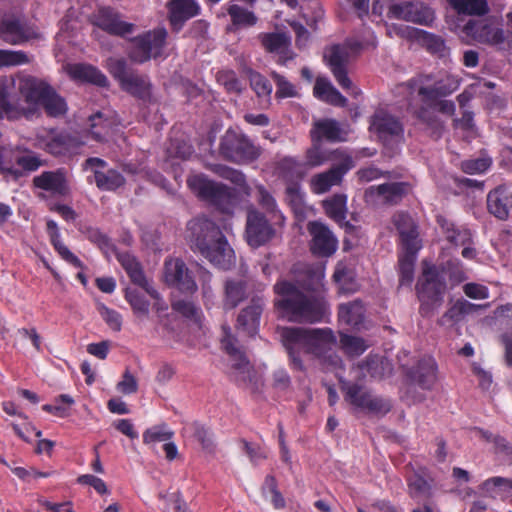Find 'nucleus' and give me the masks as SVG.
I'll list each match as a JSON object with an SVG mask.
<instances>
[{
	"instance_id": "obj_15",
	"label": "nucleus",
	"mask_w": 512,
	"mask_h": 512,
	"mask_svg": "<svg viewBox=\"0 0 512 512\" xmlns=\"http://www.w3.org/2000/svg\"><path fill=\"white\" fill-rule=\"evenodd\" d=\"M388 13L395 19L429 26L435 19L434 11L422 2H401L389 7Z\"/></svg>"
},
{
	"instance_id": "obj_44",
	"label": "nucleus",
	"mask_w": 512,
	"mask_h": 512,
	"mask_svg": "<svg viewBox=\"0 0 512 512\" xmlns=\"http://www.w3.org/2000/svg\"><path fill=\"white\" fill-rule=\"evenodd\" d=\"M125 300L131 306L134 315L139 320L149 316L150 302L137 290L127 288L125 291Z\"/></svg>"
},
{
	"instance_id": "obj_59",
	"label": "nucleus",
	"mask_w": 512,
	"mask_h": 512,
	"mask_svg": "<svg viewBox=\"0 0 512 512\" xmlns=\"http://www.w3.org/2000/svg\"><path fill=\"white\" fill-rule=\"evenodd\" d=\"M30 62L29 56L23 51L0 49V68L19 66Z\"/></svg>"
},
{
	"instance_id": "obj_38",
	"label": "nucleus",
	"mask_w": 512,
	"mask_h": 512,
	"mask_svg": "<svg viewBox=\"0 0 512 512\" xmlns=\"http://www.w3.org/2000/svg\"><path fill=\"white\" fill-rule=\"evenodd\" d=\"M37 188L53 193L64 194L67 190L64 174L61 171H46L33 180Z\"/></svg>"
},
{
	"instance_id": "obj_46",
	"label": "nucleus",
	"mask_w": 512,
	"mask_h": 512,
	"mask_svg": "<svg viewBox=\"0 0 512 512\" xmlns=\"http://www.w3.org/2000/svg\"><path fill=\"white\" fill-rule=\"evenodd\" d=\"M227 12L232 24L237 28L251 27L257 22V17L252 11L238 4H230Z\"/></svg>"
},
{
	"instance_id": "obj_40",
	"label": "nucleus",
	"mask_w": 512,
	"mask_h": 512,
	"mask_svg": "<svg viewBox=\"0 0 512 512\" xmlns=\"http://www.w3.org/2000/svg\"><path fill=\"white\" fill-rule=\"evenodd\" d=\"M416 38L430 53L440 58H445L449 55L450 50L441 36L425 30H416Z\"/></svg>"
},
{
	"instance_id": "obj_35",
	"label": "nucleus",
	"mask_w": 512,
	"mask_h": 512,
	"mask_svg": "<svg viewBox=\"0 0 512 512\" xmlns=\"http://www.w3.org/2000/svg\"><path fill=\"white\" fill-rule=\"evenodd\" d=\"M277 171L286 185L289 183H300V181L308 174L302 161L294 157H284L277 163Z\"/></svg>"
},
{
	"instance_id": "obj_5",
	"label": "nucleus",
	"mask_w": 512,
	"mask_h": 512,
	"mask_svg": "<svg viewBox=\"0 0 512 512\" xmlns=\"http://www.w3.org/2000/svg\"><path fill=\"white\" fill-rule=\"evenodd\" d=\"M420 305V313L429 316L441 306L446 292V283L437 266L427 261L422 262V273L416 284Z\"/></svg>"
},
{
	"instance_id": "obj_6",
	"label": "nucleus",
	"mask_w": 512,
	"mask_h": 512,
	"mask_svg": "<svg viewBox=\"0 0 512 512\" xmlns=\"http://www.w3.org/2000/svg\"><path fill=\"white\" fill-rule=\"evenodd\" d=\"M106 68L123 91L145 102L151 100L152 84L149 77L130 69L125 59L108 58Z\"/></svg>"
},
{
	"instance_id": "obj_26",
	"label": "nucleus",
	"mask_w": 512,
	"mask_h": 512,
	"mask_svg": "<svg viewBox=\"0 0 512 512\" xmlns=\"http://www.w3.org/2000/svg\"><path fill=\"white\" fill-rule=\"evenodd\" d=\"M410 380L422 389L430 390L437 381V365L432 357H423L415 368L408 369Z\"/></svg>"
},
{
	"instance_id": "obj_34",
	"label": "nucleus",
	"mask_w": 512,
	"mask_h": 512,
	"mask_svg": "<svg viewBox=\"0 0 512 512\" xmlns=\"http://www.w3.org/2000/svg\"><path fill=\"white\" fill-rule=\"evenodd\" d=\"M71 78L92 83L100 87L108 86V78L96 67L88 64H73L67 68Z\"/></svg>"
},
{
	"instance_id": "obj_29",
	"label": "nucleus",
	"mask_w": 512,
	"mask_h": 512,
	"mask_svg": "<svg viewBox=\"0 0 512 512\" xmlns=\"http://www.w3.org/2000/svg\"><path fill=\"white\" fill-rule=\"evenodd\" d=\"M487 207L496 218L507 219L512 211V192L502 186L495 188L487 195Z\"/></svg>"
},
{
	"instance_id": "obj_50",
	"label": "nucleus",
	"mask_w": 512,
	"mask_h": 512,
	"mask_svg": "<svg viewBox=\"0 0 512 512\" xmlns=\"http://www.w3.org/2000/svg\"><path fill=\"white\" fill-rule=\"evenodd\" d=\"M333 278L342 292L352 293L357 290L354 274L344 263L336 265Z\"/></svg>"
},
{
	"instance_id": "obj_9",
	"label": "nucleus",
	"mask_w": 512,
	"mask_h": 512,
	"mask_svg": "<svg viewBox=\"0 0 512 512\" xmlns=\"http://www.w3.org/2000/svg\"><path fill=\"white\" fill-rule=\"evenodd\" d=\"M220 153L235 163H249L260 156V148L244 134L227 130L220 142Z\"/></svg>"
},
{
	"instance_id": "obj_18",
	"label": "nucleus",
	"mask_w": 512,
	"mask_h": 512,
	"mask_svg": "<svg viewBox=\"0 0 512 512\" xmlns=\"http://www.w3.org/2000/svg\"><path fill=\"white\" fill-rule=\"evenodd\" d=\"M106 162L97 157L88 158L84 163L85 169H90L94 174V182L100 190L113 191L125 183L124 176L114 169L104 170Z\"/></svg>"
},
{
	"instance_id": "obj_2",
	"label": "nucleus",
	"mask_w": 512,
	"mask_h": 512,
	"mask_svg": "<svg viewBox=\"0 0 512 512\" xmlns=\"http://www.w3.org/2000/svg\"><path fill=\"white\" fill-rule=\"evenodd\" d=\"M274 293V308L280 317L299 323H316L324 320L327 305L323 298L305 294L287 280L277 281Z\"/></svg>"
},
{
	"instance_id": "obj_55",
	"label": "nucleus",
	"mask_w": 512,
	"mask_h": 512,
	"mask_svg": "<svg viewBox=\"0 0 512 512\" xmlns=\"http://www.w3.org/2000/svg\"><path fill=\"white\" fill-rule=\"evenodd\" d=\"M406 250V254L399 259L400 285H410L414 279L415 254Z\"/></svg>"
},
{
	"instance_id": "obj_54",
	"label": "nucleus",
	"mask_w": 512,
	"mask_h": 512,
	"mask_svg": "<svg viewBox=\"0 0 512 512\" xmlns=\"http://www.w3.org/2000/svg\"><path fill=\"white\" fill-rule=\"evenodd\" d=\"M340 345L343 351L351 357L363 354L368 348L364 339L347 334H341Z\"/></svg>"
},
{
	"instance_id": "obj_58",
	"label": "nucleus",
	"mask_w": 512,
	"mask_h": 512,
	"mask_svg": "<svg viewBox=\"0 0 512 512\" xmlns=\"http://www.w3.org/2000/svg\"><path fill=\"white\" fill-rule=\"evenodd\" d=\"M173 436V432L170 431L166 425H156L147 429L143 433V442L145 444H155L157 442H167Z\"/></svg>"
},
{
	"instance_id": "obj_21",
	"label": "nucleus",
	"mask_w": 512,
	"mask_h": 512,
	"mask_svg": "<svg viewBox=\"0 0 512 512\" xmlns=\"http://www.w3.org/2000/svg\"><path fill=\"white\" fill-rule=\"evenodd\" d=\"M348 133L347 125H343L337 120L330 118L314 121L311 129L312 141L318 143L322 140L329 142L346 141Z\"/></svg>"
},
{
	"instance_id": "obj_7",
	"label": "nucleus",
	"mask_w": 512,
	"mask_h": 512,
	"mask_svg": "<svg viewBox=\"0 0 512 512\" xmlns=\"http://www.w3.org/2000/svg\"><path fill=\"white\" fill-rule=\"evenodd\" d=\"M462 33L473 41L488 45L497 51L512 53V34H508L498 24L489 20H468Z\"/></svg>"
},
{
	"instance_id": "obj_56",
	"label": "nucleus",
	"mask_w": 512,
	"mask_h": 512,
	"mask_svg": "<svg viewBox=\"0 0 512 512\" xmlns=\"http://www.w3.org/2000/svg\"><path fill=\"white\" fill-rule=\"evenodd\" d=\"M171 306L175 312L200 325L202 311L193 302L187 300H177L172 302Z\"/></svg>"
},
{
	"instance_id": "obj_60",
	"label": "nucleus",
	"mask_w": 512,
	"mask_h": 512,
	"mask_svg": "<svg viewBox=\"0 0 512 512\" xmlns=\"http://www.w3.org/2000/svg\"><path fill=\"white\" fill-rule=\"evenodd\" d=\"M98 311L103 320L113 331L118 332L121 330L122 317L120 313H118L116 310L108 308L103 304L98 307Z\"/></svg>"
},
{
	"instance_id": "obj_51",
	"label": "nucleus",
	"mask_w": 512,
	"mask_h": 512,
	"mask_svg": "<svg viewBox=\"0 0 512 512\" xmlns=\"http://www.w3.org/2000/svg\"><path fill=\"white\" fill-rule=\"evenodd\" d=\"M286 201L297 215L305 212V193L300 183H289L286 186Z\"/></svg>"
},
{
	"instance_id": "obj_62",
	"label": "nucleus",
	"mask_w": 512,
	"mask_h": 512,
	"mask_svg": "<svg viewBox=\"0 0 512 512\" xmlns=\"http://www.w3.org/2000/svg\"><path fill=\"white\" fill-rule=\"evenodd\" d=\"M16 155H18L17 150L10 147H0V170L16 174L17 171L14 170Z\"/></svg>"
},
{
	"instance_id": "obj_53",
	"label": "nucleus",
	"mask_w": 512,
	"mask_h": 512,
	"mask_svg": "<svg viewBox=\"0 0 512 512\" xmlns=\"http://www.w3.org/2000/svg\"><path fill=\"white\" fill-rule=\"evenodd\" d=\"M480 488L485 496L494 498L498 491L512 490V479L500 476L492 477L485 480Z\"/></svg>"
},
{
	"instance_id": "obj_43",
	"label": "nucleus",
	"mask_w": 512,
	"mask_h": 512,
	"mask_svg": "<svg viewBox=\"0 0 512 512\" xmlns=\"http://www.w3.org/2000/svg\"><path fill=\"white\" fill-rule=\"evenodd\" d=\"M40 105L51 117L62 116L67 111L66 101L52 87L47 91Z\"/></svg>"
},
{
	"instance_id": "obj_19",
	"label": "nucleus",
	"mask_w": 512,
	"mask_h": 512,
	"mask_svg": "<svg viewBox=\"0 0 512 512\" xmlns=\"http://www.w3.org/2000/svg\"><path fill=\"white\" fill-rule=\"evenodd\" d=\"M307 230L312 237L310 249L313 254L327 257L337 250L338 240L325 224L309 222Z\"/></svg>"
},
{
	"instance_id": "obj_11",
	"label": "nucleus",
	"mask_w": 512,
	"mask_h": 512,
	"mask_svg": "<svg viewBox=\"0 0 512 512\" xmlns=\"http://www.w3.org/2000/svg\"><path fill=\"white\" fill-rule=\"evenodd\" d=\"M167 35L165 28H158L136 37L129 51V58L136 63H144L150 58H157L163 52Z\"/></svg>"
},
{
	"instance_id": "obj_3",
	"label": "nucleus",
	"mask_w": 512,
	"mask_h": 512,
	"mask_svg": "<svg viewBox=\"0 0 512 512\" xmlns=\"http://www.w3.org/2000/svg\"><path fill=\"white\" fill-rule=\"evenodd\" d=\"M188 231L193 249L221 269L231 267L234 251L213 221L206 217L194 218L188 223Z\"/></svg>"
},
{
	"instance_id": "obj_45",
	"label": "nucleus",
	"mask_w": 512,
	"mask_h": 512,
	"mask_svg": "<svg viewBox=\"0 0 512 512\" xmlns=\"http://www.w3.org/2000/svg\"><path fill=\"white\" fill-rule=\"evenodd\" d=\"M347 197L344 194H335L323 201L326 214L338 223L346 218Z\"/></svg>"
},
{
	"instance_id": "obj_63",
	"label": "nucleus",
	"mask_w": 512,
	"mask_h": 512,
	"mask_svg": "<svg viewBox=\"0 0 512 512\" xmlns=\"http://www.w3.org/2000/svg\"><path fill=\"white\" fill-rule=\"evenodd\" d=\"M51 244L63 260L76 268H83L82 261L69 250V248L61 241V239L53 241Z\"/></svg>"
},
{
	"instance_id": "obj_61",
	"label": "nucleus",
	"mask_w": 512,
	"mask_h": 512,
	"mask_svg": "<svg viewBox=\"0 0 512 512\" xmlns=\"http://www.w3.org/2000/svg\"><path fill=\"white\" fill-rule=\"evenodd\" d=\"M250 83L252 89L260 97H268L272 92V85L270 82L259 73H252L250 75Z\"/></svg>"
},
{
	"instance_id": "obj_42",
	"label": "nucleus",
	"mask_w": 512,
	"mask_h": 512,
	"mask_svg": "<svg viewBox=\"0 0 512 512\" xmlns=\"http://www.w3.org/2000/svg\"><path fill=\"white\" fill-rule=\"evenodd\" d=\"M459 15L483 16L489 12L486 0H446Z\"/></svg>"
},
{
	"instance_id": "obj_25",
	"label": "nucleus",
	"mask_w": 512,
	"mask_h": 512,
	"mask_svg": "<svg viewBox=\"0 0 512 512\" xmlns=\"http://www.w3.org/2000/svg\"><path fill=\"white\" fill-rule=\"evenodd\" d=\"M15 85L20 95L27 103L37 105H40L47 91L51 87L43 80L30 75L19 76Z\"/></svg>"
},
{
	"instance_id": "obj_32",
	"label": "nucleus",
	"mask_w": 512,
	"mask_h": 512,
	"mask_svg": "<svg viewBox=\"0 0 512 512\" xmlns=\"http://www.w3.org/2000/svg\"><path fill=\"white\" fill-rule=\"evenodd\" d=\"M121 265L127 272L130 280L145 290L149 296H157V290L149 283L144 275L139 262L129 254H123L119 258Z\"/></svg>"
},
{
	"instance_id": "obj_37",
	"label": "nucleus",
	"mask_w": 512,
	"mask_h": 512,
	"mask_svg": "<svg viewBox=\"0 0 512 512\" xmlns=\"http://www.w3.org/2000/svg\"><path fill=\"white\" fill-rule=\"evenodd\" d=\"M254 197L261 208L270 215L274 225L282 226L284 224L285 217L278 209L275 198L263 185L258 184L255 186Z\"/></svg>"
},
{
	"instance_id": "obj_24",
	"label": "nucleus",
	"mask_w": 512,
	"mask_h": 512,
	"mask_svg": "<svg viewBox=\"0 0 512 512\" xmlns=\"http://www.w3.org/2000/svg\"><path fill=\"white\" fill-rule=\"evenodd\" d=\"M393 223L399 232L405 249L410 252H418L421 248V243L412 217L407 213L398 212L393 216Z\"/></svg>"
},
{
	"instance_id": "obj_4",
	"label": "nucleus",
	"mask_w": 512,
	"mask_h": 512,
	"mask_svg": "<svg viewBox=\"0 0 512 512\" xmlns=\"http://www.w3.org/2000/svg\"><path fill=\"white\" fill-rule=\"evenodd\" d=\"M460 81L447 73L437 75H419L406 83L400 84L399 93L412 94L417 91L425 104H432L441 97H446L458 89Z\"/></svg>"
},
{
	"instance_id": "obj_16",
	"label": "nucleus",
	"mask_w": 512,
	"mask_h": 512,
	"mask_svg": "<svg viewBox=\"0 0 512 512\" xmlns=\"http://www.w3.org/2000/svg\"><path fill=\"white\" fill-rule=\"evenodd\" d=\"M222 346L231 357V366L237 381L247 383L252 381L254 370L245 356L235 347V339L231 335L230 327L223 325Z\"/></svg>"
},
{
	"instance_id": "obj_57",
	"label": "nucleus",
	"mask_w": 512,
	"mask_h": 512,
	"mask_svg": "<svg viewBox=\"0 0 512 512\" xmlns=\"http://www.w3.org/2000/svg\"><path fill=\"white\" fill-rule=\"evenodd\" d=\"M189 429L193 432V436L197 439L205 451L209 453L214 452L215 444L213 434L209 429L199 423H193Z\"/></svg>"
},
{
	"instance_id": "obj_23",
	"label": "nucleus",
	"mask_w": 512,
	"mask_h": 512,
	"mask_svg": "<svg viewBox=\"0 0 512 512\" xmlns=\"http://www.w3.org/2000/svg\"><path fill=\"white\" fill-rule=\"evenodd\" d=\"M371 129L377 132L379 138L383 141L388 139H400L403 135V126L401 122L384 110H378L372 117Z\"/></svg>"
},
{
	"instance_id": "obj_27",
	"label": "nucleus",
	"mask_w": 512,
	"mask_h": 512,
	"mask_svg": "<svg viewBox=\"0 0 512 512\" xmlns=\"http://www.w3.org/2000/svg\"><path fill=\"white\" fill-rule=\"evenodd\" d=\"M409 191V184L405 182H390L378 186H370L366 192V199L377 197L381 202L395 204Z\"/></svg>"
},
{
	"instance_id": "obj_30",
	"label": "nucleus",
	"mask_w": 512,
	"mask_h": 512,
	"mask_svg": "<svg viewBox=\"0 0 512 512\" xmlns=\"http://www.w3.org/2000/svg\"><path fill=\"white\" fill-rule=\"evenodd\" d=\"M357 377L370 376L375 379H382L392 374V365L386 358L369 355L365 361L354 368Z\"/></svg>"
},
{
	"instance_id": "obj_10",
	"label": "nucleus",
	"mask_w": 512,
	"mask_h": 512,
	"mask_svg": "<svg viewBox=\"0 0 512 512\" xmlns=\"http://www.w3.org/2000/svg\"><path fill=\"white\" fill-rule=\"evenodd\" d=\"M352 51L353 49L346 44L333 45L324 51V59L339 86L357 96L359 91L353 85L347 70Z\"/></svg>"
},
{
	"instance_id": "obj_33",
	"label": "nucleus",
	"mask_w": 512,
	"mask_h": 512,
	"mask_svg": "<svg viewBox=\"0 0 512 512\" xmlns=\"http://www.w3.org/2000/svg\"><path fill=\"white\" fill-rule=\"evenodd\" d=\"M265 305V300L261 296L251 299L250 305L243 309L238 318L237 324L248 333H253L259 324L260 316Z\"/></svg>"
},
{
	"instance_id": "obj_22",
	"label": "nucleus",
	"mask_w": 512,
	"mask_h": 512,
	"mask_svg": "<svg viewBox=\"0 0 512 512\" xmlns=\"http://www.w3.org/2000/svg\"><path fill=\"white\" fill-rule=\"evenodd\" d=\"M168 19L172 29L180 31L185 22L200 14L201 8L196 0H170L167 3Z\"/></svg>"
},
{
	"instance_id": "obj_28",
	"label": "nucleus",
	"mask_w": 512,
	"mask_h": 512,
	"mask_svg": "<svg viewBox=\"0 0 512 512\" xmlns=\"http://www.w3.org/2000/svg\"><path fill=\"white\" fill-rule=\"evenodd\" d=\"M32 37L30 28L16 18H5L0 21V38L11 45H19Z\"/></svg>"
},
{
	"instance_id": "obj_41",
	"label": "nucleus",
	"mask_w": 512,
	"mask_h": 512,
	"mask_svg": "<svg viewBox=\"0 0 512 512\" xmlns=\"http://www.w3.org/2000/svg\"><path fill=\"white\" fill-rule=\"evenodd\" d=\"M364 313L362 301L354 300L339 306L338 317L342 323L355 327L363 321Z\"/></svg>"
},
{
	"instance_id": "obj_49",
	"label": "nucleus",
	"mask_w": 512,
	"mask_h": 512,
	"mask_svg": "<svg viewBox=\"0 0 512 512\" xmlns=\"http://www.w3.org/2000/svg\"><path fill=\"white\" fill-rule=\"evenodd\" d=\"M245 284L243 281L228 280L225 284L224 306L235 308L246 296Z\"/></svg>"
},
{
	"instance_id": "obj_13",
	"label": "nucleus",
	"mask_w": 512,
	"mask_h": 512,
	"mask_svg": "<svg viewBox=\"0 0 512 512\" xmlns=\"http://www.w3.org/2000/svg\"><path fill=\"white\" fill-rule=\"evenodd\" d=\"M340 381L344 398L351 405L375 414H386L390 411L391 405L388 401L373 396L365 387L343 381L341 378Z\"/></svg>"
},
{
	"instance_id": "obj_52",
	"label": "nucleus",
	"mask_w": 512,
	"mask_h": 512,
	"mask_svg": "<svg viewBox=\"0 0 512 512\" xmlns=\"http://www.w3.org/2000/svg\"><path fill=\"white\" fill-rule=\"evenodd\" d=\"M329 160L328 154L321 148L320 143L313 142L306 150L304 160L302 161L305 168L309 170L317 168L325 164Z\"/></svg>"
},
{
	"instance_id": "obj_1",
	"label": "nucleus",
	"mask_w": 512,
	"mask_h": 512,
	"mask_svg": "<svg viewBox=\"0 0 512 512\" xmlns=\"http://www.w3.org/2000/svg\"><path fill=\"white\" fill-rule=\"evenodd\" d=\"M279 336L297 369L303 368L301 352L313 355L331 369L342 367V359L333 351L336 338L328 328L283 327Z\"/></svg>"
},
{
	"instance_id": "obj_20",
	"label": "nucleus",
	"mask_w": 512,
	"mask_h": 512,
	"mask_svg": "<svg viewBox=\"0 0 512 512\" xmlns=\"http://www.w3.org/2000/svg\"><path fill=\"white\" fill-rule=\"evenodd\" d=\"M95 26L116 36H125L134 31L135 25L122 19V16L110 7H101L93 15Z\"/></svg>"
},
{
	"instance_id": "obj_8",
	"label": "nucleus",
	"mask_w": 512,
	"mask_h": 512,
	"mask_svg": "<svg viewBox=\"0 0 512 512\" xmlns=\"http://www.w3.org/2000/svg\"><path fill=\"white\" fill-rule=\"evenodd\" d=\"M187 185L201 200L214 205L223 213H232L233 196L225 185L213 182L203 174L190 175Z\"/></svg>"
},
{
	"instance_id": "obj_36",
	"label": "nucleus",
	"mask_w": 512,
	"mask_h": 512,
	"mask_svg": "<svg viewBox=\"0 0 512 512\" xmlns=\"http://www.w3.org/2000/svg\"><path fill=\"white\" fill-rule=\"evenodd\" d=\"M315 97L330 105L344 107L347 99L325 77H318L313 89Z\"/></svg>"
},
{
	"instance_id": "obj_14",
	"label": "nucleus",
	"mask_w": 512,
	"mask_h": 512,
	"mask_svg": "<svg viewBox=\"0 0 512 512\" xmlns=\"http://www.w3.org/2000/svg\"><path fill=\"white\" fill-rule=\"evenodd\" d=\"M273 224H270L264 214L255 208L247 212L245 238L249 246L253 248L266 244L275 236Z\"/></svg>"
},
{
	"instance_id": "obj_17",
	"label": "nucleus",
	"mask_w": 512,
	"mask_h": 512,
	"mask_svg": "<svg viewBox=\"0 0 512 512\" xmlns=\"http://www.w3.org/2000/svg\"><path fill=\"white\" fill-rule=\"evenodd\" d=\"M163 278L166 284L177 288L182 293L192 294L197 290V284L191 277L185 263L180 259L165 261Z\"/></svg>"
},
{
	"instance_id": "obj_31",
	"label": "nucleus",
	"mask_w": 512,
	"mask_h": 512,
	"mask_svg": "<svg viewBox=\"0 0 512 512\" xmlns=\"http://www.w3.org/2000/svg\"><path fill=\"white\" fill-rule=\"evenodd\" d=\"M261 43L264 48L271 53L279 55V61L285 63L293 58L290 51V38L284 33H266L260 35Z\"/></svg>"
},
{
	"instance_id": "obj_47",
	"label": "nucleus",
	"mask_w": 512,
	"mask_h": 512,
	"mask_svg": "<svg viewBox=\"0 0 512 512\" xmlns=\"http://www.w3.org/2000/svg\"><path fill=\"white\" fill-rule=\"evenodd\" d=\"M112 121L97 112L89 117L90 134L96 141H104L111 131Z\"/></svg>"
},
{
	"instance_id": "obj_12",
	"label": "nucleus",
	"mask_w": 512,
	"mask_h": 512,
	"mask_svg": "<svg viewBox=\"0 0 512 512\" xmlns=\"http://www.w3.org/2000/svg\"><path fill=\"white\" fill-rule=\"evenodd\" d=\"M334 154L338 155L340 162L310 178L309 187L314 194H324L330 191L332 187L340 185L344 175L354 167L351 156L338 150Z\"/></svg>"
},
{
	"instance_id": "obj_64",
	"label": "nucleus",
	"mask_w": 512,
	"mask_h": 512,
	"mask_svg": "<svg viewBox=\"0 0 512 512\" xmlns=\"http://www.w3.org/2000/svg\"><path fill=\"white\" fill-rule=\"evenodd\" d=\"M491 165L488 158H478L462 162V170L468 174H480L485 172Z\"/></svg>"
},
{
	"instance_id": "obj_48",
	"label": "nucleus",
	"mask_w": 512,
	"mask_h": 512,
	"mask_svg": "<svg viewBox=\"0 0 512 512\" xmlns=\"http://www.w3.org/2000/svg\"><path fill=\"white\" fill-rule=\"evenodd\" d=\"M408 492L414 499L429 498L432 495V487L423 475L414 473L408 479Z\"/></svg>"
},
{
	"instance_id": "obj_39",
	"label": "nucleus",
	"mask_w": 512,
	"mask_h": 512,
	"mask_svg": "<svg viewBox=\"0 0 512 512\" xmlns=\"http://www.w3.org/2000/svg\"><path fill=\"white\" fill-rule=\"evenodd\" d=\"M437 222L445 234L447 241L455 246H465L471 243L472 234L468 229H459L446 218L439 216Z\"/></svg>"
}]
</instances>
